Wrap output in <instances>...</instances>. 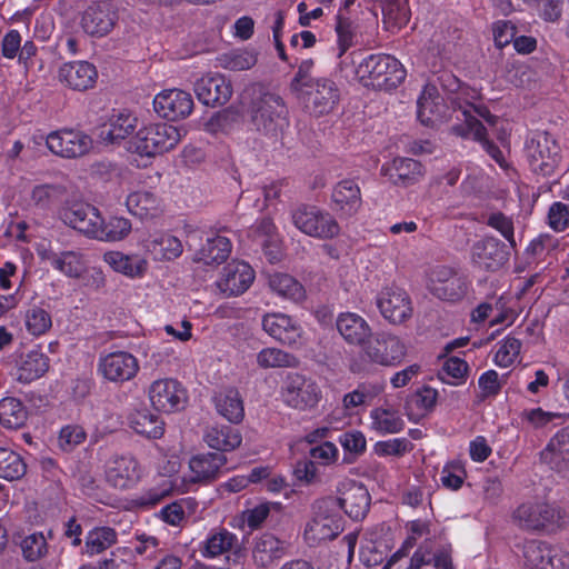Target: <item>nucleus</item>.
I'll return each instance as SVG.
<instances>
[{
  "label": "nucleus",
  "instance_id": "1",
  "mask_svg": "<svg viewBox=\"0 0 569 569\" xmlns=\"http://www.w3.org/2000/svg\"><path fill=\"white\" fill-rule=\"evenodd\" d=\"M449 84H445L449 92L448 99L453 107L456 119L462 117L463 124L453 126L456 134L463 138H471L481 143L486 152L501 167L507 168V161L502 151L487 139V131L482 123L477 119L481 118L489 124L497 122V117L491 114L487 107L476 104L480 93L478 90L461 84L453 76H448Z\"/></svg>",
  "mask_w": 569,
  "mask_h": 569
},
{
  "label": "nucleus",
  "instance_id": "2",
  "mask_svg": "<svg viewBox=\"0 0 569 569\" xmlns=\"http://www.w3.org/2000/svg\"><path fill=\"white\" fill-rule=\"evenodd\" d=\"M312 70V60L301 61L291 81V90L310 113L316 116L329 113L340 99V90L329 78H315Z\"/></svg>",
  "mask_w": 569,
  "mask_h": 569
},
{
  "label": "nucleus",
  "instance_id": "3",
  "mask_svg": "<svg viewBox=\"0 0 569 569\" xmlns=\"http://www.w3.org/2000/svg\"><path fill=\"white\" fill-rule=\"evenodd\" d=\"M407 353L408 346L399 336L390 331H372L358 356L350 360L349 370L355 375H367L375 366L398 367L405 361Z\"/></svg>",
  "mask_w": 569,
  "mask_h": 569
},
{
  "label": "nucleus",
  "instance_id": "4",
  "mask_svg": "<svg viewBox=\"0 0 569 569\" xmlns=\"http://www.w3.org/2000/svg\"><path fill=\"white\" fill-rule=\"evenodd\" d=\"M352 74L363 87L390 91L406 79V69L395 57L376 53L360 60Z\"/></svg>",
  "mask_w": 569,
  "mask_h": 569
},
{
  "label": "nucleus",
  "instance_id": "5",
  "mask_svg": "<svg viewBox=\"0 0 569 569\" xmlns=\"http://www.w3.org/2000/svg\"><path fill=\"white\" fill-rule=\"evenodd\" d=\"M187 131L164 122L143 126L129 141L128 150L141 158H154L177 147Z\"/></svg>",
  "mask_w": 569,
  "mask_h": 569
},
{
  "label": "nucleus",
  "instance_id": "6",
  "mask_svg": "<svg viewBox=\"0 0 569 569\" xmlns=\"http://www.w3.org/2000/svg\"><path fill=\"white\" fill-rule=\"evenodd\" d=\"M343 530L342 516L339 512V502L327 497L312 505L311 517L305 525L303 539L311 546L337 538Z\"/></svg>",
  "mask_w": 569,
  "mask_h": 569
},
{
  "label": "nucleus",
  "instance_id": "7",
  "mask_svg": "<svg viewBox=\"0 0 569 569\" xmlns=\"http://www.w3.org/2000/svg\"><path fill=\"white\" fill-rule=\"evenodd\" d=\"M565 512L543 500H529L519 505L513 513L515 523L528 531L553 530L565 523Z\"/></svg>",
  "mask_w": 569,
  "mask_h": 569
},
{
  "label": "nucleus",
  "instance_id": "8",
  "mask_svg": "<svg viewBox=\"0 0 569 569\" xmlns=\"http://www.w3.org/2000/svg\"><path fill=\"white\" fill-rule=\"evenodd\" d=\"M291 220L300 232L318 240H331L339 237L341 232L335 216L316 206L298 207L292 211Z\"/></svg>",
  "mask_w": 569,
  "mask_h": 569
},
{
  "label": "nucleus",
  "instance_id": "9",
  "mask_svg": "<svg viewBox=\"0 0 569 569\" xmlns=\"http://www.w3.org/2000/svg\"><path fill=\"white\" fill-rule=\"evenodd\" d=\"M251 120L258 131L277 136L288 127V108L279 94L264 92L252 103Z\"/></svg>",
  "mask_w": 569,
  "mask_h": 569
},
{
  "label": "nucleus",
  "instance_id": "10",
  "mask_svg": "<svg viewBox=\"0 0 569 569\" xmlns=\"http://www.w3.org/2000/svg\"><path fill=\"white\" fill-rule=\"evenodd\" d=\"M227 457L221 452H202L189 459L188 472L180 479V491L188 492L194 485H208L220 478Z\"/></svg>",
  "mask_w": 569,
  "mask_h": 569
},
{
  "label": "nucleus",
  "instance_id": "11",
  "mask_svg": "<svg viewBox=\"0 0 569 569\" xmlns=\"http://www.w3.org/2000/svg\"><path fill=\"white\" fill-rule=\"evenodd\" d=\"M59 217L64 224L82 233L89 239H99L102 214L100 210L87 202H67L59 210Z\"/></svg>",
  "mask_w": 569,
  "mask_h": 569
},
{
  "label": "nucleus",
  "instance_id": "12",
  "mask_svg": "<svg viewBox=\"0 0 569 569\" xmlns=\"http://www.w3.org/2000/svg\"><path fill=\"white\" fill-rule=\"evenodd\" d=\"M59 217L64 224L82 233L89 239H99L102 214L100 210L87 202H67L59 210Z\"/></svg>",
  "mask_w": 569,
  "mask_h": 569
},
{
  "label": "nucleus",
  "instance_id": "13",
  "mask_svg": "<svg viewBox=\"0 0 569 569\" xmlns=\"http://www.w3.org/2000/svg\"><path fill=\"white\" fill-rule=\"evenodd\" d=\"M526 156L531 170L550 176L559 161V147L547 132H536L526 141Z\"/></svg>",
  "mask_w": 569,
  "mask_h": 569
},
{
  "label": "nucleus",
  "instance_id": "14",
  "mask_svg": "<svg viewBox=\"0 0 569 569\" xmlns=\"http://www.w3.org/2000/svg\"><path fill=\"white\" fill-rule=\"evenodd\" d=\"M153 409L166 413L182 410L188 402L186 388L173 378H159L152 381L147 390Z\"/></svg>",
  "mask_w": 569,
  "mask_h": 569
},
{
  "label": "nucleus",
  "instance_id": "15",
  "mask_svg": "<svg viewBox=\"0 0 569 569\" xmlns=\"http://www.w3.org/2000/svg\"><path fill=\"white\" fill-rule=\"evenodd\" d=\"M143 468L131 453L113 455L104 465L107 482L117 489L134 487L143 477Z\"/></svg>",
  "mask_w": 569,
  "mask_h": 569
},
{
  "label": "nucleus",
  "instance_id": "16",
  "mask_svg": "<svg viewBox=\"0 0 569 569\" xmlns=\"http://www.w3.org/2000/svg\"><path fill=\"white\" fill-rule=\"evenodd\" d=\"M284 403L296 410H311L321 399L319 386L303 376L291 373L287 377L282 389Z\"/></svg>",
  "mask_w": 569,
  "mask_h": 569
},
{
  "label": "nucleus",
  "instance_id": "17",
  "mask_svg": "<svg viewBox=\"0 0 569 569\" xmlns=\"http://www.w3.org/2000/svg\"><path fill=\"white\" fill-rule=\"evenodd\" d=\"M48 149L56 156L73 159L87 154L93 147V141L87 133L62 129L50 132L46 138Z\"/></svg>",
  "mask_w": 569,
  "mask_h": 569
},
{
  "label": "nucleus",
  "instance_id": "18",
  "mask_svg": "<svg viewBox=\"0 0 569 569\" xmlns=\"http://www.w3.org/2000/svg\"><path fill=\"white\" fill-rule=\"evenodd\" d=\"M138 359L127 351H114L100 357L99 373L108 381L123 383L133 379L139 372Z\"/></svg>",
  "mask_w": 569,
  "mask_h": 569
},
{
  "label": "nucleus",
  "instance_id": "19",
  "mask_svg": "<svg viewBox=\"0 0 569 569\" xmlns=\"http://www.w3.org/2000/svg\"><path fill=\"white\" fill-rule=\"evenodd\" d=\"M523 561L528 569H566L569 558L545 541L529 540L523 545Z\"/></svg>",
  "mask_w": 569,
  "mask_h": 569
},
{
  "label": "nucleus",
  "instance_id": "20",
  "mask_svg": "<svg viewBox=\"0 0 569 569\" xmlns=\"http://www.w3.org/2000/svg\"><path fill=\"white\" fill-rule=\"evenodd\" d=\"M428 288L441 300L458 301L466 296L468 282L452 269L437 267L430 272Z\"/></svg>",
  "mask_w": 569,
  "mask_h": 569
},
{
  "label": "nucleus",
  "instance_id": "21",
  "mask_svg": "<svg viewBox=\"0 0 569 569\" xmlns=\"http://www.w3.org/2000/svg\"><path fill=\"white\" fill-rule=\"evenodd\" d=\"M153 109L163 119L176 121L187 118L193 109L191 94L181 89H164L153 98Z\"/></svg>",
  "mask_w": 569,
  "mask_h": 569
},
{
  "label": "nucleus",
  "instance_id": "22",
  "mask_svg": "<svg viewBox=\"0 0 569 569\" xmlns=\"http://www.w3.org/2000/svg\"><path fill=\"white\" fill-rule=\"evenodd\" d=\"M37 253L41 260L48 262L56 271L67 278L80 279L88 269L84 254L79 250L54 251L50 248L40 247Z\"/></svg>",
  "mask_w": 569,
  "mask_h": 569
},
{
  "label": "nucleus",
  "instance_id": "23",
  "mask_svg": "<svg viewBox=\"0 0 569 569\" xmlns=\"http://www.w3.org/2000/svg\"><path fill=\"white\" fill-rule=\"evenodd\" d=\"M254 278L256 273L250 264L233 260L223 267L216 286L226 297H234L246 292Z\"/></svg>",
  "mask_w": 569,
  "mask_h": 569
},
{
  "label": "nucleus",
  "instance_id": "24",
  "mask_svg": "<svg viewBox=\"0 0 569 569\" xmlns=\"http://www.w3.org/2000/svg\"><path fill=\"white\" fill-rule=\"evenodd\" d=\"M262 329L277 341L298 347L302 345L303 330L290 316L282 312H270L262 317Z\"/></svg>",
  "mask_w": 569,
  "mask_h": 569
},
{
  "label": "nucleus",
  "instance_id": "25",
  "mask_svg": "<svg viewBox=\"0 0 569 569\" xmlns=\"http://www.w3.org/2000/svg\"><path fill=\"white\" fill-rule=\"evenodd\" d=\"M194 93L198 100L210 107L222 106L232 96V84L224 74L207 73L194 82Z\"/></svg>",
  "mask_w": 569,
  "mask_h": 569
},
{
  "label": "nucleus",
  "instance_id": "26",
  "mask_svg": "<svg viewBox=\"0 0 569 569\" xmlns=\"http://www.w3.org/2000/svg\"><path fill=\"white\" fill-rule=\"evenodd\" d=\"M377 306L382 317L393 325H399L412 315L410 299L400 288H385L377 299Z\"/></svg>",
  "mask_w": 569,
  "mask_h": 569
},
{
  "label": "nucleus",
  "instance_id": "27",
  "mask_svg": "<svg viewBox=\"0 0 569 569\" xmlns=\"http://www.w3.org/2000/svg\"><path fill=\"white\" fill-rule=\"evenodd\" d=\"M340 497L335 498L341 509L355 520L362 519L370 506V495L367 488L352 480L343 481L339 487Z\"/></svg>",
  "mask_w": 569,
  "mask_h": 569
},
{
  "label": "nucleus",
  "instance_id": "28",
  "mask_svg": "<svg viewBox=\"0 0 569 569\" xmlns=\"http://www.w3.org/2000/svg\"><path fill=\"white\" fill-rule=\"evenodd\" d=\"M48 369V356L39 349H32L17 357L12 376L18 382L28 385L41 378Z\"/></svg>",
  "mask_w": 569,
  "mask_h": 569
},
{
  "label": "nucleus",
  "instance_id": "29",
  "mask_svg": "<svg viewBox=\"0 0 569 569\" xmlns=\"http://www.w3.org/2000/svg\"><path fill=\"white\" fill-rule=\"evenodd\" d=\"M471 261L481 270H498L507 261L503 244L496 238H485L475 242L471 247Z\"/></svg>",
  "mask_w": 569,
  "mask_h": 569
},
{
  "label": "nucleus",
  "instance_id": "30",
  "mask_svg": "<svg viewBox=\"0 0 569 569\" xmlns=\"http://www.w3.org/2000/svg\"><path fill=\"white\" fill-rule=\"evenodd\" d=\"M443 98L433 84H426L417 101V116L421 123L436 126L447 118Z\"/></svg>",
  "mask_w": 569,
  "mask_h": 569
},
{
  "label": "nucleus",
  "instance_id": "31",
  "mask_svg": "<svg viewBox=\"0 0 569 569\" xmlns=\"http://www.w3.org/2000/svg\"><path fill=\"white\" fill-rule=\"evenodd\" d=\"M336 327L345 342L350 346L361 348L366 340L372 336V328L369 322L362 316L351 311L339 313L336 319Z\"/></svg>",
  "mask_w": 569,
  "mask_h": 569
},
{
  "label": "nucleus",
  "instance_id": "32",
  "mask_svg": "<svg viewBox=\"0 0 569 569\" xmlns=\"http://www.w3.org/2000/svg\"><path fill=\"white\" fill-rule=\"evenodd\" d=\"M368 419L369 430L378 436L398 433L405 428L400 411L387 400L381 406L372 408Z\"/></svg>",
  "mask_w": 569,
  "mask_h": 569
},
{
  "label": "nucleus",
  "instance_id": "33",
  "mask_svg": "<svg viewBox=\"0 0 569 569\" xmlns=\"http://www.w3.org/2000/svg\"><path fill=\"white\" fill-rule=\"evenodd\" d=\"M381 174L396 186L408 187L421 179L423 169L421 163L413 159L395 158L382 164Z\"/></svg>",
  "mask_w": 569,
  "mask_h": 569
},
{
  "label": "nucleus",
  "instance_id": "34",
  "mask_svg": "<svg viewBox=\"0 0 569 569\" xmlns=\"http://www.w3.org/2000/svg\"><path fill=\"white\" fill-rule=\"evenodd\" d=\"M96 67L87 61H73L63 63L58 71V79L61 83L73 90H87L97 80Z\"/></svg>",
  "mask_w": 569,
  "mask_h": 569
},
{
  "label": "nucleus",
  "instance_id": "35",
  "mask_svg": "<svg viewBox=\"0 0 569 569\" xmlns=\"http://www.w3.org/2000/svg\"><path fill=\"white\" fill-rule=\"evenodd\" d=\"M333 209L340 217L355 216L362 204L361 191L352 179H343L336 184L331 194Z\"/></svg>",
  "mask_w": 569,
  "mask_h": 569
},
{
  "label": "nucleus",
  "instance_id": "36",
  "mask_svg": "<svg viewBox=\"0 0 569 569\" xmlns=\"http://www.w3.org/2000/svg\"><path fill=\"white\" fill-rule=\"evenodd\" d=\"M542 461L552 470L569 471V428L559 430L541 452Z\"/></svg>",
  "mask_w": 569,
  "mask_h": 569
},
{
  "label": "nucleus",
  "instance_id": "37",
  "mask_svg": "<svg viewBox=\"0 0 569 569\" xmlns=\"http://www.w3.org/2000/svg\"><path fill=\"white\" fill-rule=\"evenodd\" d=\"M129 428L147 439H159L164 433V422L146 407L131 410L127 416Z\"/></svg>",
  "mask_w": 569,
  "mask_h": 569
},
{
  "label": "nucleus",
  "instance_id": "38",
  "mask_svg": "<svg viewBox=\"0 0 569 569\" xmlns=\"http://www.w3.org/2000/svg\"><path fill=\"white\" fill-rule=\"evenodd\" d=\"M142 247L154 261H172L183 252L180 239L167 232L151 234L143 241Z\"/></svg>",
  "mask_w": 569,
  "mask_h": 569
},
{
  "label": "nucleus",
  "instance_id": "39",
  "mask_svg": "<svg viewBox=\"0 0 569 569\" xmlns=\"http://www.w3.org/2000/svg\"><path fill=\"white\" fill-rule=\"evenodd\" d=\"M67 193L64 186L59 183H38L32 186L24 198L26 208L46 212Z\"/></svg>",
  "mask_w": 569,
  "mask_h": 569
},
{
  "label": "nucleus",
  "instance_id": "40",
  "mask_svg": "<svg viewBox=\"0 0 569 569\" xmlns=\"http://www.w3.org/2000/svg\"><path fill=\"white\" fill-rule=\"evenodd\" d=\"M137 127V118L129 112H119L110 117L100 128L99 139L106 144L120 143L129 137Z\"/></svg>",
  "mask_w": 569,
  "mask_h": 569
},
{
  "label": "nucleus",
  "instance_id": "41",
  "mask_svg": "<svg viewBox=\"0 0 569 569\" xmlns=\"http://www.w3.org/2000/svg\"><path fill=\"white\" fill-rule=\"evenodd\" d=\"M128 211L141 220L152 219L162 212V203L157 194L148 190L134 191L126 200Z\"/></svg>",
  "mask_w": 569,
  "mask_h": 569
},
{
  "label": "nucleus",
  "instance_id": "42",
  "mask_svg": "<svg viewBox=\"0 0 569 569\" xmlns=\"http://www.w3.org/2000/svg\"><path fill=\"white\" fill-rule=\"evenodd\" d=\"M238 538L226 528L211 530L199 545V551L203 558L213 559L232 550Z\"/></svg>",
  "mask_w": 569,
  "mask_h": 569
},
{
  "label": "nucleus",
  "instance_id": "43",
  "mask_svg": "<svg viewBox=\"0 0 569 569\" xmlns=\"http://www.w3.org/2000/svg\"><path fill=\"white\" fill-rule=\"evenodd\" d=\"M286 543L271 533L261 535L254 543L253 559L259 567H268L286 555Z\"/></svg>",
  "mask_w": 569,
  "mask_h": 569
},
{
  "label": "nucleus",
  "instance_id": "44",
  "mask_svg": "<svg viewBox=\"0 0 569 569\" xmlns=\"http://www.w3.org/2000/svg\"><path fill=\"white\" fill-rule=\"evenodd\" d=\"M214 407L220 416L231 423H239L244 417L243 401L234 388L219 391L214 398Z\"/></svg>",
  "mask_w": 569,
  "mask_h": 569
},
{
  "label": "nucleus",
  "instance_id": "45",
  "mask_svg": "<svg viewBox=\"0 0 569 569\" xmlns=\"http://www.w3.org/2000/svg\"><path fill=\"white\" fill-rule=\"evenodd\" d=\"M231 252V242L227 237L216 234L208 238L206 243L196 253V261L204 264L223 262Z\"/></svg>",
  "mask_w": 569,
  "mask_h": 569
},
{
  "label": "nucleus",
  "instance_id": "46",
  "mask_svg": "<svg viewBox=\"0 0 569 569\" xmlns=\"http://www.w3.org/2000/svg\"><path fill=\"white\" fill-rule=\"evenodd\" d=\"M207 445L219 451H232L237 449L242 441L239 431L230 427H213L204 437Z\"/></svg>",
  "mask_w": 569,
  "mask_h": 569
},
{
  "label": "nucleus",
  "instance_id": "47",
  "mask_svg": "<svg viewBox=\"0 0 569 569\" xmlns=\"http://www.w3.org/2000/svg\"><path fill=\"white\" fill-rule=\"evenodd\" d=\"M565 419V413L547 411L540 407L525 409L520 413L521 423L530 429H542L549 426H557L563 422Z\"/></svg>",
  "mask_w": 569,
  "mask_h": 569
},
{
  "label": "nucleus",
  "instance_id": "48",
  "mask_svg": "<svg viewBox=\"0 0 569 569\" xmlns=\"http://www.w3.org/2000/svg\"><path fill=\"white\" fill-rule=\"evenodd\" d=\"M270 289L279 297L292 301H300L305 298L303 287L287 273H274L269 277Z\"/></svg>",
  "mask_w": 569,
  "mask_h": 569
},
{
  "label": "nucleus",
  "instance_id": "49",
  "mask_svg": "<svg viewBox=\"0 0 569 569\" xmlns=\"http://www.w3.org/2000/svg\"><path fill=\"white\" fill-rule=\"evenodd\" d=\"M410 19L409 0H385L382 20L388 29H400Z\"/></svg>",
  "mask_w": 569,
  "mask_h": 569
},
{
  "label": "nucleus",
  "instance_id": "50",
  "mask_svg": "<svg viewBox=\"0 0 569 569\" xmlns=\"http://www.w3.org/2000/svg\"><path fill=\"white\" fill-rule=\"evenodd\" d=\"M174 491L182 493L180 491L179 478L163 479L158 486L142 492L138 498V503L141 507L151 508L157 506Z\"/></svg>",
  "mask_w": 569,
  "mask_h": 569
},
{
  "label": "nucleus",
  "instance_id": "51",
  "mask_svg": "<svg viewBox=\"0 0 569 569\" xmlns=\"http://www.w3.org/2000/svg\"><path fill=\"white\" fill-rule=\"evenodd\" d=\"M117 541V532L109 527H99L90 530L86 537L84 552L89 556L98 555Z\"/></svg>",
  "mask_w": 569,
  "mask_h": 569
},
{
  "label": "nucleus",
  "instance_id": "52",
  "mask_svg": "<svg viewBox=\"0 0 569 569\" xmlns=\"http://www.w3.org/2000/svg\"><path fill=\"white\" fill-rule=\"evenodd\" d=\"M132 230L129 219L123 217H110L104 220L102 217V226L98 241L118 242L126 239Z\"/></svg>",
  "mask_w": 569,
  "mask_h": 569
},
{
  "label": "nucleus",
  "instance_id": "53",
  "mask_svg": "<svg viewBox=\"0 0 569 569\" xmlns=\"http://www.w3.org/2000/svg\"><path fill=\"white\" fill-rule=\"evenodd\" d=\"M26 471L27 466L20 455L0 447V478L17 480L23 477Z\"/></svg>",
  "mask_w": 569,
  "mask_h": 569
},
{
  "label": "nucleus",
  "instance_id": "54",
  "mask_svg": "<svg viewBox=\"0 0 569 569\" xmlns=\"http://www.w3.org/2000/svg\"><path fill=\"white\" fill-rule=\"evenodd\" d=\"M257 363L262 369L288 368L297 363L296 358L278 348H263L257 353Z\"/></svg>",
  "mask_w": 569,
  "mask_h": 569
},
{
  "label": "nucleus",
  "instance_id": "55",
  "mask_svg": "<svg viewBox=\"0 0 569 569\" xmlns=\"http://www.w3.org/2000/svg\"><path fill=\"white\" fill-rule=\"evenodd\" d=\"M388 551L389 546L386 541L366 537L361 543L359 557L365 566L375 567L382 563Z\"/></svg>",
  "mask_w": 569,
  "mask_h": 569
},
{
  "label": "nucleus",
  "instance_id": "56",
  "mask_svg": "<svg viewBox=\"0 0 569 569\" xmlns=\"http://www.w3.org/2000/svg\"><path fill=\"white\" fill-rule=\"evenodd\" d=\"M26 420V410L20 400L4 398L0 401V422L7 428H19Z\"/></svg>",
  "mask_w": 569,
  "mask_h": 569
},
{
  "label": "nucleus",
  "instance_id": "57",
  "mask_svg": "<svg viewBox=\"0 0 569 569\" xmlns=\"http://www.w3.org/2000/svg\"><path fill=\"white\" fill-rule=\"evenodd\" d=\"M24 326L30 335L39 337L51 328L52 319L50 313L43 308L32 307L26 312Z\"/></svg>",
  "mask_w": 569,
  "mask_h": 569
},
{
  "label": "nucleus",
  "instance_id": "58",
  "mask_svg": "<svg viewBox=\"0 0 569 569\" xmlns=\"http://www.w3.org/2000/svg\"><path fill=\"white\" fill-rule=\"evenodd\" d=\"M521 342L513 337H507L498 343L495 355V363L501 368H508L519 360Z\"/></svg>",
  "mask_w": 569,
  "mask_h": 569
},
{
  "label": "nucleus",
  "instance_id": "59",
  "mask_svg": "<svg viewBox=\"0 0 569 569\" xmlns=\"http://www.w3.org/2000/svg\"><path fill=\"white\" fill-rule=\"evenodd\" d=\"M469 372V366L466 360L459 357H449L442 366V373L450 380L441 377V379L452 386H460L466 382Z\"/></svg>",
  "mask_w": 569,
  "mask_h": 569
},
{
  "label": "nucleus",
  "instance_id": "60",
  "mask_svg": "<svg viewBox=\"0 0 569 569\" xmlns=\"http://www.w3.org/2000/svg\"><path fill=\"white\" fill-rule=\"evenodd\" d=\"M21 550L27 560L36 561L47 555L48 543L42 533L33 532L22 539Z\"/></svg>",
  "mask_w": 569,
  "mask_h": 569
},
{
  "label": "nucleus",
  "instance_id": "61",
  "mask_svg": "<svg viewBox=\"0 0 569 569\" xmlns=\"http://www.w3.org/2000/svg\"><path fill=\"white\" fill-rule=\"evenodd\" d=\"M87 432L79 425H67L61 428L58 436V445L63 451H72L76 447L84 442Z\"/></svg>",
  "mask_w": 569,
  "mask_h": 569
},
{
  "label": "nucleus",
  "instance_id": "62",
  "mask_svg": "<svg viewBox=\"0 0 569 569\" xmlns=\"http://www.w3.org/2000/svg\"><path fill=\"white\" fill-rule=\"evenodd\" d=\"M465 475V469L460 461H450L441 470L440 482L447 489L458 490L463 483Z\"/></svg>",
  "mask_w": 569,
  "mask_h": 569
},
{
  "label": "nucleus",
  "instance_id": "63",
  "mask_svg": "<svg viewBox=\"0 0 569 569\" xmlns=\"http://www.w3.org/2000/svg\"><path fill=\"white\" fill-rule=\"evenodd\" d=\"M548 226L556 232L569 229V204L560 201L553 202L548 210Z\"/></svg>",
  "mask_w": 569,
  "mask_h": 569
},
{
  "label": "nucleus",
  "instance_id": "64",
  "mask_svg": "<svg viewBox=\"0 0 569 569\" xmlns=\"http://www.w3.org/2000/svg\"><path fill=\"white\" fill-rule=\"evenodd\" d=\"M149 262L144 257L137 253L126 254L118 273L131 279L141 278L147 272Z\"/></svg>",
  "mask_w": 569,
  "mask_h": 569
}]
</instances>
